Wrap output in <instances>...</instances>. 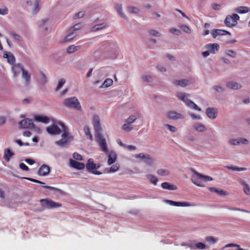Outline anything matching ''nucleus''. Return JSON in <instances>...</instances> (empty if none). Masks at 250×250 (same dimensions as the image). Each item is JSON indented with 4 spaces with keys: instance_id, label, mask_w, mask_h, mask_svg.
I'll return each mask as SVG.
<instances>
[{
    "instance_id": "nucleus-42",
    "label": "nucleus",
    "mask_w": 250,
    "mask_h": 250,
    "mask_svg": "<svg viewBox=\"0 0 250 250\" xmlns=\"http://www.w3.org/2000/svg\"><path fill=\"white\" fill-rule=\"evenodd\" d=\"M227 168L229 169L237 171H244L247 169V168H245V167H233V166L227 167Z\"/></svg>"
},
{
    "instance_id": "nucleus-37",
    "label": "nucleus",
    "mask_w": 250,
    "mask_h": 250,
    "mask_svg": "<svg viewBox=\"0 0 250 250\" xmlns=\"http://www.w3.org/2000/svg\"><path fill=\"white\" fill-rule=\"evenodd\" d=\"M119 169V166L117 164L112 165L110 168L106 169L107 172H114L118 170Z\"/></svg>"
},
{
    "instance_id": "nucleus-7",
    "label": "nucleus",
    "mask_w": 250,
    "mask_h": 250,
    "mask_svg": "<svg viewBox=\"0 0 250 250\" xmlns=\"http://www.w3.org/2000/svg\"><path fill=\"white\" fill-rule=\"evenodd\" d=\"M40 202L42 206L50 208H58L62 206L61 204L56 203L50 199H42Z\"/></svg>"
},
{
    "instance_id": "nucleus-18",
    "label": "nucleus",
    "mask_w": 250,
    "mask_h": 250,
    "mask_svg": "<svg viewBox=\"0 0 250 250\" xmlns=\"http://www.w3.org/2000/svg\"><path fill=\"white\" fill-rule=\"evenodd\" d=\"M211 34L213 38H215L217 36H222L225 34L230 35V33L229 32L221 29L213 30L211 32Z\"/></svg>"
},
{
    "instance_id": "nucleus-51",
    "label": "nucleus",
    "mask_w": 250,
    "mask_h": 250,
    "mask_svg": "<svg viewBox=\"0 0 250 250\" xmlns=\"http://www.w3.org/2000/svg\"><path fill=\"white\" fill-rule=\"evenodd\" d=\"M73 158L77 160H79V161L83 160V156L77 152L74 153L73 154Z\"/></svg>"
},
{
    "instance_id": "nucleus-32",
    "label": "nucleus",
    "mask_w": 250,
    "mask_h": 250,
    "mask_svg": "<svg viewBox=\"0 0 250 250\" xmlns=\"http://www.w3.org/2000/svg\"><path fill=\"white\" fill-rule=\"evenodd\" d=\"M195 129L199 132H203L206 130V127L202 124H197L194 125Z\"/></svg>"
},
{
    "instance_id": "nucleus-63",
    "label": "nucleus",
    "mask_w": 250,
    "mask_h": 250,
    "mask_svg": "<svg viewBox=\"0 0 250 250\" xmlns=\"http://www.w3.org/2000/svg\"><path fill=\"white\" fill-rule=\"evenodd\" d=\"M85 15V12L84 11H80L79 12L77 13L76 15H75V17L76 18H83Z\"/></svg>"
},
{
    "instance_id": "nucleus-39",
    "label": "nucleus",
    "mask_w": 250,
    "mask_h": 250,
    "mask_svg": "<svg viewBox=\"0 0 250 250\" xmlns=\"http://www.w3.org/2000/svg\"><path fill=\"white\" fill-rule=\"evenodd\" d=\"M10 35L17 42H21L22 41V37L15 32H11Z\"/></svg>"
},
{
    "instance_id": "nucleus-12",
    "label": "nucleus",
    "mask_w": 250,
    "mask_h": 250,
    "mask_svg": "<svg viewBox=\"0 0 250 250\" xmlns=\"http://www.w3.org/2000/svg\"><path fill=\"white\" fill-rule=\"evenodd\" d=\"M100 166V164H95L93 159L90 158L87 161L86 168L88 171L91 172L93 170L99 168Z\"/></svg>"
},
{
    "instance_id": "nucleus-8",
    "label": "nucleus",
    "mask_w": 250,
    "mask_h": 250,
    "mask_svg": "<svg viewBox=\"0 0 250 250\" xmlns=\"http://www.w3.org/2000/svg\"><path fill=\"white\" fill-rule=\"evenodd\" d=\"M135 157L137 158L144 159V162L148 165H151L154 162V160L150 157L149 155L144 154L143 153H140L136 154Z\"/></svg>"
},
{
    "instance_id": "nucleus-21",
    "label": "nucleus",
    "mask_w": 250,
    "mask_h": 250,
    "mask_svg": "<svg viewBox=\"0 0 250 250\" xmlns=\"http://www.w3.org/2000/svg\"><path fill=\"white\" fill-rule=\"evenodd\" d=\"M117 159V154L114 151H111L108 155L107 163L108 165L113 164Z\"/></svg>"
},
{
    "instance_id": "nucleus-54",
    "label": "nucleus",
    "mask_w": 250,
    "mask_h": 250,
    "mask_svg": "<svg viewBox=\"0 0 250 250\" xmlns=\"http://www.w3.org/2000/svg\"><path fill=\"white\" fill-rule=\"evenodd\" d=\"M24 178L26 179L31 182H33L34 183H38V184H40L41 185H45V184L44 183H43L42 181H39L38 180L35 179H33L31 178H28V177H24Z\"/></svg>"
},
{
    "instance_id": "nucleus-34",
    "label": "nucleus",
    "mask_w": 250,
    "mask_h": 250,
    "mask_svg": "<svg viewBox=\"0 0 250 250\" xmlns=\"http://www.w3.org/2000/svg\"><path fill=\"white\" fill-rule=\"evenodd\" d=\"M241 184L243 186V190L245 193L247 195L250 194V188L248 184L246 183L245 182H242Z\"/></svg>"
},
{
    "instance_id": "nucleus-38",
    "label": "nucleus",
    "mask_w": 250,
    "mask_h": 250,
    "mask_svg": "<svg viewBox=\"0 0 250 250\" xmlns=\"http://www.w3.org/2000/svg\"><path fill=\"white\" fill-rule=\"evenodd\" d=\"M157 173L160 176H167L169 174L168 170L165 169H159L157 171Z\"/></svg>"
},
{
    "instance_id": "nucleus-26",
    "label": "nucleus",
    "mask_w": 250,
    "mask_h": 250,
    "mask_svg": "<svg viewBox=\"0 0 250 250\" xmlns=\"http://www.w3.org/2000/svg\"><path fill=\"white\" fill-rule=\"evenodd\" d=\"M35 120L38 122L47 123L49 121V118L45 116L36 115L35 116Z\"/></svg>"
},
{
    "instance_id": "nucleus-17",
    "label": "nucleus",
    "mask_w": 250,
    "mask_h": 250,
    "mask_svg": "<svg viewBox=\"0 0 250 250\" xmlns=\"http://www.w3.org/2000/svg\"><path fill=\"white\" fill-rule=\"evenodd\" d=\"M217 110L214 108L208 107L206 110V114L211 119H214L217 117Z\"/></svg>"
},
{
    "instance_id": "nucleus-33",
    "label": "nucleus",
    "mask_w": 250,
    "mask_h": 250,
    "mask_svg": "<svg viewBox=\"0 0 250 250\" xmlns=\"http://www.w3.org/2000/svg\"><path fill=\"white\" fill-rule=\"evenodd\" d=\"M115 8L119 14L122 17L125 18V16L122 12V5L118 3L115 4Z\"/></svg>"
},
{
    "instance_id": "nucleus-35",
    "label": "nucleus",
    "mask_w": 250,
    "mask_h": 250,
    "mask_svg": "<svg viewBox=\"0 0 250 250\" xmlns=\"http://www.w3.org/2000/svg\"><path fill=\"white\" fill-rule=\"evenodd\" d=\"M147 178L149 180L150 183L156 185L158 181V178L154 175H147Z\"/></svg>"
},
{
    "instance_id": "nucleus-20",
    "label": "nucleus",
    "mask_w": 250,
    "mask_h": 250,
    "mask_svg": "<svg viewBox=\"0 0 250 250\" xmlns=\"http://www.w3.org/2000/svg\"><path fill=\"white\" fill-rule=\"evenodd\" d=\"M12 69L14 76L19 74L21 71L22 72L23 70H24L20 63L15 64H13L12 67Z\"/></svg>"
},
{
    "instance_id": "nucleus-43",
    "label": "nucleus",
    "mask_w": 250,
    "mask_h": 250,
    "mask_svg": "<svg viewBox=\"0 0 250 250\" xmlns=\"http://www.w3.org/2000/svg\"><path fill=\"white\" fill-rule=\"evenodd\" d=\"M137 119V118L134 115H130L125 121L126 123L131 124L132 123H134L136 120Z\"/></svg>"
},
{
    "instance_id": "nucleus-40",
    "label": "nucleus",
    "mask_w": 250,
    "mask_h": 250,
    "mask_svg": "<svg viewBox=\"0 0 250 250\" xmlns=\"http://www.w3.org/2000/svg\"><path fill=\"white\" fill-rule=\"evenodd\" d=\"M205 240L209 244H214L217 241L218 239L212 236H207L205 238Z\"/></svg>"
},
{
    "instance_id": "nucleus-41",
    "label": "nucleus",
    "mask_w": 250,
    "mask_h": 250,
    "mask_svg": "<svg viewBox=\"0 0 250 250\" xmlns=\"http://www.w3.org/2000/svg\"><path fill=\"white\" fill-rule=\"evenodd\" d=\"M83 130H84L85 134L89 137V139L90 140H92V135L91 133L89 128L88 126H84Z\"/></svg>"
},
{
    "instance_id": "nucleus-59",
    "label": "nucleus",
    "mask_w": 250,
    "mask_h": 250,
    "mask_svg": "<svg viewBox=\"0 0 250 250\" xmlns=\"http://www.w3.org/2000/svg\"><path fill=\"white\" fill-rule=\"evenodd\" d=\"M41 82L42 83H45L47 82V78L45 74H44L42 72H41Z\"/></svg>"
},
{
    "instance_id": "nucleus-61",
    "label": "nucleus",
    "mask_w": 250,
    "mask_h": 250,
    "mask_svg": "<svg viewBox=\"0 0 250 250\" xmlns=\"http://www.w3.org/2000/svg\"><path fill=\"white\" fill-rule=\"evenodd\" d=\"M125 148L129 151H134L136 149V147L133 145H126Z\"/></svg>"
},
{
    "instance_id": "nucleus-36",
    "label": "nucleus",
    "mask_w": 250,
    "mask_h": 250,
    "mask_svg": "<svg viewBox=\"0 0 250 250\" xmlns=\"http://www.w3.org/2000/svg\"><path fill=\"white\" fill-rule=\"evenodd\" d=\"M72 31H70L69 30V34H68L64 38V42H69L70 41H71V40H72L73 39H74L75 36H76V35L74 34V32H71Z\"/></svg>"
},
{
    "instance_id": "nucleus-25",
    "label": "nucleus",
    "mask_w": 250,
    "mask_h": 250,
    "mask_svg": "<svg viewBox=\"0 0 250 250\" xmlns=\"http://www.w3.org/2000/svg\"><path fill=\"white\" fill-rule=\"evenodd\" d=\"M227 86L231 89L236 90L241 87V85L234 82H229L227 83Z\"/></svg>"
},
{
    "instance_id": "nucleus-5",
    "label": "nucleus",
    "mask_w": 250,
    "mask_h": 250,
    "mask_svg": "<svg viewBox=\"0 0 250 250\" xmlns=\"http://www.w3.org/2000/svg\"><path fill=\"white\" fill-rule=\"evenodd\" d=\"M96 141L99 144L100 149L107 154L108 153V147L106 140L101 133L95 134Z\"/></svg>"
},
{
    "instance_id": "nucleus-64",
    "label": "nucleus",
    "mask_w": 250,
    "mask_h": 250,
    "mask_svg": "<svg viewBox=\"0 0 250 250\" xmlns=\"http://www.w3.org/2000/svg\"><path fill=\"white\" fill-rule=\"evenodd\" d=\"M170 32L175 34L176 35H179L180 33V31L178 29L175 28H171L169 29Z\"/></svg>"
},
{
    "instance_id": "nucleus-13",
    "label": "nucleus",
    "mask_w": 250,
    "mask_h": 250,
    "mask_svg": "<svg viewBox=\"0 0 250 250\" xmlns=\"http://www.w3.org/2000/svg\"><path fill=\"white\" fill-rule=\"evenodd\" d=\"M69 164L71 167L78 170H82L84 168L85 165L83 163L79 162L72 159L69 160Z\"/></svg>"
},
{
    "instance_id": "nucleus-49",
    "label": "nucleus",
    "mask_w": 250,
    "mask_h": 250,
    "mask_svg": "<svg viewBox=\"0 0 250 250\" xmlns=\"http://www.w3.org/2000/svg\"><path fill=\"white\" fill-rule=\"evenodd\" d=\"M226 54L229 57L234 58L236 55V53L231 50H228L226 51Z\"/></svg>"
},
{
    "instance_id": "nucleus-24",
    "label": "nucleus",
    "mask_w": 250,
    "mask_h": 250,
    "mask_svg": "<svg viewBox=\"0 0 250 250\" xmlns=\"http://www.w3.org/2000/svg\"><path fill=\"white\" fill-rule=\"evenodd\" d=\"M173 83L176 86H181L185 87L188 84V81L186 79H182L181 80H174Z\"/></svg>"
},
{
    "instance_id": "nucleus-29",
    "label": "nucleus",
    "mask_w": 250,
    "mask_h": 250,
    "mask_svg": "<svg viewBox=\"0 0 250 250\" xmlns=\"http://www.w3.org/2000/svg\"><path fill=\"white\" fill-rule=\"evenodd\" d=\"M235 11L239 14H244L250 12V9L246 6H240L235 9Z\"/></svg>"
},
{
    "instance_id": "nucleus-27",
    "label": "nucleus",
    "mask_w": 250,
    "mask_h": 250,
    "mask_svg": "<svg viewBox=\"0 0 250 250\" xmlns=\"http://www.w3.org/2000/svg\"><path fill=\"white\" fill-rule=\"evenodd\" d=\"M22 77L25 80V85H28L30 82V74L28 73L26 70H23V71L22 72Z\"/></svg>"
},
{
    "instance_id": "nucleus-48",
    "label": "nucleus",
    "mask_w": 250,
    "mask_h": 250,
    "mask_svg": "<svg viewBox=\"0 0 250 250\" xmlns=\"http://www.w3.org/2000/svg\"><path fill=\"white\" fill-rule=\"evenodd\" d=\"M113 83V81L111 79H106L104 83V85L105 86V87H107L111 85Z\"/></svg>"
},
{
    "instance_id": "nucleus-1",
    "label": "nucleus",
    "mask_w": 250,
    "mask_h": 250,
    "mask_svg": "<svg viewBox=\"0 0 250 250\" xmlns=\"http://www.w3.org/2000/svg\"><path fill=\"white\" fill-rule=\"evenodd\" d=\"M57 124L59 125L62 127L63 133L62 135V138L55 142V144L60 146L63 147L66 145L69 140V133L67 131V128L65 126L63 123L61 122H58Z\"/></svg>"
},
{
    "instance_id": "nucleus-10",
    "label": "nucleus",
    "mask_w": 250,
    "mask_h": 250,
    "mask_svg": "<svg viewBox=\"0 0 250 250\" xmlns=\"http://www.w3.org/2000/svg\"><path fill=\"white\" fill-rule=\"evenodd\" d=\"M46 130L51 135H59L61 133V129L55 124L47 127Z\"/></svg>"
},
{
    "instance_id": "nucleus-31",
    "label": "nucleus",
    "mask_w": 250,
    "mask_h": 250,
    "mask_svg": "<svg viewBox=\"0 0 250 250\" xmlns=\"http://www.w3.org/2000/svg\"><path fill=\"white\" fill-rule=\"evenodd\" d=\"M105 27H106V24L104 23L96 24L92 27V31H94V32L100 30L104 28H105Z\"/></svg>"
},
{
    "instance_id": "nucleus-60",
    "label": "nucleus",
    "mask_w": 250,
    "mask_h": 250,
    "mask_svg": "<svg viewBox=\"0 0 250 250\" xmlns=\"http://www.w3.org/2000/svg\"><path fill=\"white\" fill-rule=\"evenodd\" d=\"M149 33L150 35L154 36H156V37H159L160 35V33L158 31H157L156 30H150L149 31Z\"/></svg>"
},
{
    "instance_id": "nucleus-3",
    "label": "nucleus",
    "mask_w": 250,
    "mask_h": 250,
    "mask_svg": "<svg viewBox=\"0 0 250 250\" xmlns=\"http://www.w3.org/2000/svg\"><path fill=\"white\" fill-rule=\"evenodd\" d=\"M63 104L68 108L75 109L78 111L82 110L80 103L76 97L65 99L63 101Z\"/></svg>"
},
{
    "instance_id": "nucleus-11",
    "label": "nucleus",
    "mask_w": 250,
    "mask_h": 250,
    "mask_svg": "<svg viewBox=\"0 0 250 250\" xmlns=\"http://www.w3.org/2000/svg\"><path fill=\"white\" fill-rule=\"evenodd\" d=\"M20 127L22 128H33L34 125L32 119H26L20 122Z\"/></svg>"
},
{
    "instance_id": "nucleus-30",
    "label": "nucleus",
    "mask_w": 250,
    "mask_h": 250,
    "mask_svg": "<svg viewBox=\"0 0 250 250\" xmlns=\"http://www.w3.org/2000/svg\"><path fill=\"white\" fill-rule=\"evenodd\" d=\"M80 48V46H75V45H71L67 47L66 51L68 54H71L78 50Z\"/></svg>"
},
{
    "instance_id": "nucleus-22",
    "label": "nucleus",
    "mask_w": 250,
    "mask_h": 250,
    "mask_svg": "<svg viewBox=\"0 0 250 250\" xmlns=\"http://www.w3.org/2000/svg\"><path fill=\"white\" fill-rule=\"evenodd\" d=\"M3 57L7 59V62L11 64H13L15 62V58L11 53L6 52L4 53L3 54Z\"/></svg>"
},
{
    "instance_id": "nucleus-9",
    "label": "nucleus",
    "mask_w": 250,
    "mask_h": 250,
    "mask_svg": "<svg viewBox=\"0 0 250 250\" xmlns=\"http://www.w3.org/2000/svg\"><path fill=\"white\" fill-rule=\"evenodd\" d=\"M93 125L95 131V134L101 133L102 128L101 127L99 117L98 115H95L93 118Z\"/></svg>"
},
{
    "instance_id": "nucleus-57",
    "label": "nucleus",
    "mask_w": 250,
    "mask_h": 250,
    "mask_svg": "<svg viewBox=\"0 0 250 250\" xmlns=\"http://www.w3.org/2000/svg\"><path fill=\"white\" fill-rule=\"evenodd\" d=\"M8 9L7 7H4L2 8H0V14L2 15H6L8 14Z\"/></svg>"
},
{
    "instance_id": "nucleus-45",
    "label": "nucleus",
    "mask_w": 250,
    "mask_h": 250,
    "mask_svg": "<svg viewBox=\"0 0 250 250\" xmlns=\"http://www.w3.org/2000/svg\"><path fill=\"white\" fill-rule=\"evenodd\" d=\"M122 128L124 130L129 132L132 129V127L130 126V124L126 123L123 125Z\"/></svg>"
},
{
    "instance_id": "nucleus-44",
    "label": "nucleus",
    "mask_w": 250,
    "mask_h": 250,
    "mask_svg": "<svg viewBox=\"0 0 250 250\" xmlns=\"http://www.w3.org/2000/svg\"><path fill=\"white\" fill-rule=\"evenodd\" d=\"M65 83V81L64 79H61V80H60L59 81V83H58V84L57 87L56 88L55 90L58 91V90L60 89L62 87V86L63 85V84Z\"/></svg>"
},
{
    "instance_id": "nucleus-16",
    "label": "nucleus",
    "mask_w": 250,
    "mask_h": 250,
    "mask_svg": "<svg viewBox=\"0 0 250 250\" xmlns=\"http://www.w3.org/2000/svg\"><path fill=\"white\" fill-rule=\"evenodd\" d=\"M50 170V167L44 164L39 169L38 174L40 176H45L49 173Z\"/></svg>"
},
{
    "instance_id": "nucleus-14",
    "label": "nucleus",
    "mask_w": 250,
    "mask_h": 250,
    "mask_svg": "<svg viewBox=\"0 0 250 250\" xmlns=\"http://www.w3.org/2000/svg\"><path fill=\"white\" fill-rule=\"evenodd\" d=\"M205 48L208 49L212 54H215L219 49V45L216 43H209L205 45Z\"/></svg>"
},
{
    "instance_id": "nucleus-46",
    "label": "nucleus",
    "mask_w": 250,
    "mask_h": 250,
    "mask_svg": "<svg viewBox=\"0 0 250 250\" xmlns=\"http://www.w3.org/2000/svg\"><path fill=\"white\" fill-rule=\"evenodd\" d=\"M40 0H36L35 2L34 8L33 9L34 13H37L40 10Z\"/></svg>"
},
{
    "instance_id": "nucleus-15",
    "label": "nucleus",
    "mask_w": 250,
    "mask_h": 250,
    "mask_svg": "<svg viewBox=\"0 0 250 250\" xmlns=\"http://www.w3.org/2000/svg\"><path fill=\"white\" fill-rule=\"evenodd\" d=\"M167 117L171 120H177L184 119V116L181 114L178 113L175 111H169L167 113Z\"/></svg>"
},
{
    "instance_id": "nucleus-6",
    "label": "nucleus",
    "mask_w": 250,
    "mask_h": 250,
    "mask_svg": "<svg viewBox=\"0 0 250 250\" xmlns=\"http://www.w3.org/2000/svg\"><path fill=\"white\" fill-rule=\"evenodd\" d=\"M239 15L237 14L228 15L225 20V24L228 27H233L237 24V21L239 20Z\"/></svg>"
},
{
    "instance_id": "nucleus-58",
    "label": "nucleus",
    "mask_w": 250,
    "mask_h": 250,
    "mask_svg": "<svg viewBox=\"0 0 250 250\" xmlns=\"http://www.w3.org/2000/svg\"><path fill=\"white\" fill-rule=\"evenodd\" d=\"M181 28L186 33H190V29L188 26L186 25H182L181 26Z\"/></svg>"
},
{
    "instance_id": "nucleus-53",
    "label": "nucleus",
    "mask_w": 250,
    "mask_h": 250,
    "mask_svg": "<svg viewBox=\"0 0 250 250\" xmlns=\"http://www.w3.org/2000/svg\"><path fill=\"white\" fill-rule=\"evenodd\" d=\"M82 24L81 23L75 24L73 27L70 29V31H75L81 29L82 27Z\"/></svg>"
},
{
    "instance_id": "nucleus-4",
    "label": "nucleus",
    "mask_w": 250,
    "mask_h": 250,
    "mask_svg": "<svg viewBox=\"0 0 250 250\" xmlns=\"http://www.w3.org/2000/svg\"><path fill=\"white\" fill-rule=\"evenodd\" d=\"M188 95L184 93H179L177 94V97L185 103L186 105L189 107L195 110L201 111V109L194 102L188 99Z\"/></svg>"
},
{
    "instance_id": "nucleus-23",
    "label": "nucleus",
    "mask_w": 250,
    "mask_h": 250,
    "mask_svg": "<svg viewBox=\"0 0 250 250\" xmlns=\"http://www.w3.org/2000/svg\"><path fill=\"white\" fill-rule=\"evenodd\" d=\"M161 187L163 189L174 190L177 189L176 186L170 184L168 182H164L161 184Z\"/></svg>"
},
{
    "instance_id": "nucleus-62",
    "label": "nucleus",
    "mask_w": 250,
    "mask_h": 250,
    "mask_svg": "<svg viewBox=\"0 0 250 250\" xmlns=\"http://www.w3.org/2000/svg\"><path fill=\"white\" fill-rule=\"evenodd\" d=\"M20 167L21 169H22L23 170H24V171H27V170H29L28 167L25 164H24L23 163H21L20 164Z\"/></svg>"
},
{
    "instance_id": "nucleus-47",
    "label": "nucleus",
    "mask_w": 250,
    "mask_h": 250,
    "mask_svg": "<svg viewBox=\"0 0 250 250\" xmlns=\"http://www.w3.org/2000/svg\"><path fill=\"white\" fill-rule=\"evenodd\" d=\"M216 193L221 196H225L228 195V192L226 191H224L221 189L220 188H217V190L216 191Z\"/></svg>"
},
{
    "instance_id": "nucleus-55",
    "label": "nucleus",
    "mask_w": 250,
    "mask_h": 250,
    "mask_svg": "<svg viewBox=\"0 0 250 250\" xmlns=\"http://www.w3.org/2000/svg\"><path fill=\"white\" fill-rule=\"evenodd\" d=\"M229 143L232 145H238L240 144L239 139H232L229 141Z\"/></svg>"
},
{
    "instance_id": "nucleus-50",
    "label": "nucleus",
    "mask_w": 250,
    "mask_h": 250,
    "mask_svg": "<svg viewBox=\"0 0 250 250\" xmlns=\"http://www.w3.org/2000/svg\"><path fill=\"white\" fill-rule=\"evenodd\" d=\"M128 11L130 13H137L139 12V9L135 7H130L128 8Z\"/></svg>"
},
{
    "instance_id": "nucleus-19",
    "label": "nucleus",
    "mask_w": 250,
    "mask_h": 250,
    "mask_svg": "<svg viewBox=\"0 0 250 250\" xmlns=\"http://www.w3.org/2000/svg\"><path fill=\"white\" fill-rule=\"evenodd\" d=\"M165 202L168 203L171 206H177V207H187L189 206V204L187 202H179L173 201L169 200H166Z\"/></svg>"
},
{
    "instance_id": "nucleus-52",
    "label": "nucleus",
    "mask_w": 250,
    "mask_h": 250,
    "mask_svg": "<svg viewBox=\"0 0 250 250\" xmlns=\"http://www.w3.org/2000/svg\"><path fill=\"white\" fill-rule=\"evenodd\" d=\"M164 126L172 132H175L177 131V128L174 126L169 125L168 124H165Z\"/></svg>"
},
{
    "instance_id": "nucleus-56",
    "label": "nucleus",
    "mask_w": 250,
    "mask_h": 250,
    "mask_svg": "<svg viewBox=\"0 0 250 250\" xmlns=\"http://www.w3.org/2000/svg\"><path fill=\"white\" fill-rule=\"evenodd\" d=\"M195 246L197 249L199 250H203L206 248V245L201 242H198L196 243Z\"/></svg>"
},
{
    "instance_id": "nucleus-28",
    "label": "nucleus",
    "mask_w": 250,
    "mask_h": 250,
    "mask_svg": "<svg viewBox=\"0 0 250 250\" xmlns=\"http://www.w3.org/2000/svg\"><path fill=\"white\" fill-rule=\"evenodd\" d=\"M14 155V153L9 148L4 150L3 158L6 162H9L10 158Z\"/></svg>"
},
{
    "instance_id": "nucleus-2",
    "label": "nucleus",
    "mask_w": 250,
    "mask_h": 250,
    "mask_svg": "<svg viewBox=\"0 0 250 250\" xmlns=\"http://www.w3.org/2000/svg\"><path fill=\"white\" fill-rule=\"evenodd\" d=\"M194 173V176L192 177V181L197 186L204 187V184L203 182L212 180V177L210 176L204 175L196 171H195Z\"/></svg>"
}]
</instances>
